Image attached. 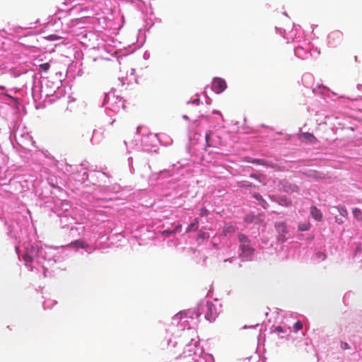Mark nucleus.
Returning <instances> with one entry per match:
<instances>
[{
	"label": "nucleus",
	"instance_id": "obj_16",
	"mask_svg": "<svg viewBox=\"0 0 362 362\" xmlns=\"http://www.w3.org/2000/svg\"><path fill=\"white\" fill-rule=\"evenodd\" d=\"M303 328V323L300 322V321H297L294 325H293V329H294V332H298L299 330L302 329Z\"/></svg>",
	"mask_w": 362,
	"mask_h": 362
},
{
	"label": "nucleus",
	"instance_id": "obj_33",
	"mask_svg": "<svg viewBox=\"0 0 362 362\" xmlns=\"http://www.w3.org/2000/svg\"><path fill=\"white\" fill-rule=\"evenodd\" d=\"M344 211H342V214H344V212H346V209H344Z\"/></svg>",
	"mask_w": 362,
	"mask_h": 362
},
{
	"label": "nucleus",
	"instance_id": "obj_26",
	"mask_svg": "<svg viewBox=\"0 0 362 362\" xmlns=\"http://www.w3.org/2000/svg\"><path fill=\"white\" fill-rule=\"evenodd\" d=\"M341 348L344 350H346V349H350V346L348 343L341 341Z\"/></svg>",
	"mask_w": 362,
	"mask_h": 362
},
{
	"label": "nucleus",
	"instance_id": "obj_18",
	"mask_svg": "<svg viewBox=\"0 0 362 362\" xmlns=\"http://www.w3.org/2000/svg\"><path fill=\"white\" fill-rule=\"evenodd\" d=\"M240 187H249L252 186V184L247 181H240L238 183Z\"/></svg>",
	"mask_w": 362,
	"mask_h": 362
},
{
	"label": "nucleus",
	"instance_id": "obj_30",
	"mask_svg": "<svg viewBox=\"0 0 362 362\" xmlns=\"http://www.w3.org/2000/svg\"><path fill=\"white\" fill-rule=\"evenodd\" d=\"M260 204H261V205L263 206V208H264V209H266V208H267V205H268V204H267L266 202H265V203H264V202H260Z\"/></svg>",
	"mask_w": 362,
	"mask_h": 362
},
{
	"label": "nucleus",
	"instance_id": "obj_3",
	"mask_svg": "<svg viewBox=\"0 0 362 362\" xmlns=\"http://www.w3.org/2000/svg\"><path fill=\"white\" fill-rule=\"evenodd\" d=\"M238 237L242 255L246 257H251L255 252V249L250 246V240L249 238L242 233H239Z\"/></svg>",
	"mask_w": 362,
	"mask_h": 362
},
{
	"label": "nucleus",
	"instance_id": "obj_11",
	"mask_svg": "<svg viewBox=\"0 0 362 362\" xmlns=\"http://www.w3.org/2000/svg\"><path fill=\"white\" fill-rule=\"evenodd\" d=\"M236 230V227L232 224H230V223H228V224H226L224 228H223V233H224L225 235H228V234H233L235 232Z\"/></svg>",
	"mask_w": 362,
	"mask_h": 362
},
{
	"label": "nucleus",
	"instance_id": "obj_4",
	"mask_svg": "<svg viewBox=\"0 0 362 362\" xmlns=\"http://www.w3.org/2000/svg\"><path fill=\"white\" fill-rule=\"evenodd\" d=\"M227 88L226 82L221 78H214L212 81L211 88L216 93H221Z\"/></svg>",
	"mask_w": 362,
	"mask_h": 362
},
{
	"label": "nucleus",
	"instance_id": "obj_20",
	"mask_svg": "<svg viewBox=\"0 0 362 362\" xmlns=\"http://www.w3.org/2000/svg\"><path fill=\"white\" fill-rule=\"evenodd\" d=\"M309 228H310V226L309 224H307V223H301L298 226V229L300 230V231H306V230H309Z\"/></svg>",
	"mask_w": 362,
	"mask_h": 362
},
{
	"label": "nucleus",
	"instance_id": "obj_6",
	"mask_svg": "<svg viewBox=\"0 0 362 362\" xmlns=\"http://www.w3.org/2000/svg\"><path fill=\"white\" fill-rule=\"evenodd\" d=\"M245 221L247 223H259L262 224L263 226H265L264 223V217L263 214H258L257 216H255L254 214H248L245 216Z\"/></svg>",
	"mask_w": 362,
	"mask_h": 362
},
{
	"label": "nucleus",
	"instance_id": "obj_27",
	"mask_svg": "<svg viewBox=\"0 0 362 362\" xmlns=\"http://www.w3.org/2000/svg\"><path fill=\"white\" fill-rule=\"evenodd\" d=\"M207 214H208V211H207V209H205V208H202V209H200V216H206V215H207Z\"/></svg>",
	"mask_w": 362,
	"mask_h": 362
},
{
	"label": "nucleus",
	"instance_id": "obj_7",
	"mask_svg": "<svg viewBox=\"0 0 362 362\" xmlns=\"http://www.w3.org/2000/svg\"><path fill=\"white\" fill-rule=\"evenodd\" d=\"M284 190L288 193L297 192L299 190L298 185L293 183L288 182V181L284 180L281 182Z\"/></svg>",
	"mask_w": 362,
	"mask_h": 362
},
{
	"label": "nucleus",
	"instance_id": "obj_31",
	"mask_svg": "<svg viewBox=\"0 0 362 362\" xmlns=\"http://www.w3.org/2000/svg\"><path fill=\"white\" fill-rule=\"evenodd\" d=\"M336 221H337V223H342V222H343L342 221L337 220V219H336Z\"/></svg>",
	"mask_w": 362,
	"mask_h": 362
},
{
	"label": "nucleus",
	"instance_id": "obj_8",
	"mask_svg": "<svg viewBox=\"0 0 362 362\" xmlns=\"http://www.w3.org/2000/svg\"><path fill=\"white\" fill-rule=\"evenodd\" d=\"M298 137L300 141L304 142H309L310 144H315L317 141L316 137L313 134L308 132L302 133L299 134Z\"/></svg>",
	"mask_w": 362,
	"mask_h": 362
},
{
	"label": "nucleus",
	"instance_id": "obj_23",
	"mask_svg": "<svg viewBox=\"0 0 362 362\" xmlns=\"http://www.w3.org/2000/svg\"><path fill=\"white\" fill-rule=\"evenodd\" d=\"M162 234L165 236V237H169L170 235H173V234H175L174 233V231L172 230H163L162 232Z\"/></svg>",
	"mask_w": 362,
	"mask_h": 362
},
{
	"label": "nucleus",
	"instance_id": "obj_17",
	"mask_svg": "<svg viewBox=\"0 0 362 362\" xmlns=\"http://www.w3.org/2000/svg\"><path fill=\"white\" fill-rule=\"evenodd\" d=\"M79 235L78 229L76 227H71L70 229V236L75 237L76 235Z\"/></svg>",
	"mask_w": 362,
	"mask_h": 362
},
{
	"label": "nucleus",
	"instance_id": "obj_28",
	"mask_svg": "<svg viewBox=\"0 0 362 362\" xmlns=\"http://www.w3.org/2000/svg\"><path fill=\"white\" fill-rule=\"evenodd\" d=\"M182 229V225L181 224H178L175 228V229H173V230L174 231V233H175L176 232H178V231H180Z\"/></svg>",
	"mask_w": 362,
	"mask_h": 362
},
{
	"label": "nucleus",
	"instance_id": "obj_5",
	"mask_svg": "<svg viewBox=\"0 0 362 362\" xmlns=\"http://www.w3.org/2000/svg\"><path fill=\"white\" fill-rule=\"evenodd\" d=\"M275 228L278 233V241L284 243L286 240V235L288 233L286 225L284 222H277L275 223Z\"/></svg>",
	"mask_w": 362,
	"mask_h": 362
},
{
	"label": "nucleus",
	"instance_id": "obj_13",
	"mask_svg": "<svg viewBox=\"0 0 362 362\" xmlns=\"http://www.w3.org/2000/svg\"><path fill=\"white\" fill-rule=\"evenodd\" d=\"M353 215L356 219L362 221V211L358 208H354L352 210Z\"/></svg>",
	"mask_w": 362,
	"mask_h": 362
},
{
	"label": "nucleus",
	"instance_id": "obj_22",
	"mask_svg": "<svg viewBox=\"0 0 362 362\" xmlns=\"http://www.w3.org/2000/svg\"><path fill=\"white\" fill-rule=\"evenodd\" d=\"M316 256L321 260H325L327 258V255L324 252L320 251L316 253Z\"/></svg>",
	"mask_w": 362,
	"mask_h": 362
},
{
	"label": "nucleus",
	"instance_id": "obj_14",
	"mask_svg": "<svg viewBox=\"0 0 362 362\" xmlns=\"http://www.w3.org/2000/svg\"><path fill=\"white\" fill-rule=\"evenodd\" d=\"M251 163L257 164V165H267L272 168H274V165L272 164H269L264 159H253Z\"/></svg>",
	"mask_w": 362,
	"mask_h": 362
},
{
	"label": "nucleus",
	"instance_id": "obj_10",
	"mask_svg": "<svg viewBox=\"0 0 362 362\" xmlns=\"http://www.w3.org/2000/svg\"><path fill=\"white\" fill-rule=\"evenodd\" d=\"M35 250L31 248L30 251L27 250L25 254L23 255V259L26 262H31L33 260V253H35Z\"/></svg>",
	"mask_w": 362,
	"mask_h": 362
},
{
	"label": "nucleus",
	"instance_id": "obj_19",
	"mask_svg": "<svg viewBox=\"0 0 362 362\" xmlns=\"http://www.w3.org/2000/svg\"><path fill=\"white\" fill-rule=\"evenodd\" d=\"M93 132L88 131L86 132V139H83V141H90L93 138Z\"/></svg>",
	"mask_w": 362,
	"mask_h": 362
},
{
	"label": "nucleus",
	"instance_id": "obj_1",
	"mask_svg": "<svg viewBox=\"0 0 362 362\" xmlns=\"http://www.w3.org/2000/svg\"><path fill=\"white\" fill-rule=\"evenodd\" d=\"M202 312H204L205 319L209 322H214L218 316L216 307L211 301L198 305L197 316H200Z\"/></svg>",
	"mask_w": 362,
	"mask_h": 362
},
{
	"label": "nucleus",
	"instance_id": "obj_34",
	"mask_svg": "<svg viewBox=\"0 0 362 362\" xmlns=\"http://www.w3.org/2000/svg\"><path fill=\"white\" fill-rule=\"evenodd\" d=\"M344 211H342V214H344V212H346V209H344Z\"/></svg>",
	"mask_w": 362,
	"mask_h": 362
},
{
	"label": "nucleus",
	"instance_id": "obj_15",
	"mask_svg": "<svg viewBox=\"0 0 362 362\" xmlns=\"http://www.w3.org/2000/svg\"><path fill=\"white\" fill-rule=\"evenodd\" d=\"M209 238V234L206 232H204L200 230L199 232L197 240L199 239H208Z\"/></svg>",
	"mask_w": 362,
	"mask_h": 362
},
{
	"label": "nucleus",
	"instance_id": "obj_25",
	"mask_svg": "<svg viewBox=\"0 0 362 362\" xmlns=\"http://www.w3.org/2000/svg\"><path fill=\"white\" fill-rule=\"evenodd\" d=\"M253 197L258 201H260V202H262L264 203H265V200L262 198V197L258 194V193H255L254 194Z\"/></svg>",
	"mask_w": 362,
	"mask_h": 362
},
{
	"label": "nucleus",
	"instance_id": "obj_29",
	"mask_svg": "<svg viewBox=\"0 0 362 362\" xmlns=\"http://www.w3.org/2000/svg\"><path fill=\"white\" fill-rule=\"evenodd\" d=\"M275 329L279 332H284V329L281 326H278L275 328Z\"/></svg>",
	"mask_w": 362,
	"mask_h": 362
},
{
	"label": "nucleus",
	"instance_id": "obj_32",
	"mask_svg": "<svg viewBox=\"0 0 362 362\" xmlns=\"http://www.w3.org/2000/svg\"><path fill=\"white\" fill-rule=\"evenodd\" d=\"M251 177H256V175H251Z\"/></svg>",
	"mask_w": 362,
	"mask_h": 362
},
{
	"label": "nucleus",
	"instance_id": "obj_2",
	"mask_svg": "<svg viewBox=\"0 0 362 362\" xmlns=\"http://www.w3.org/2000/svg\"><path fill=\"white\" fill-rule=\"evenodd\" d=\"M205 139L208 146L217 148L226 144L221 134L216 132L209 131L206 134Z\"/></svg>",
	"mask_w": 362,
	"mask_h": 362
},
{
	"label": "nucleus",
	"instance_id": "obj_21",
	"mask_svg": "<svg viewBox=\"0 0 362 362\" xmlns=\"http://www.w3.org/2000/svg\"><path fill=\"white\" fill-rule=\"evenodd\" d=\"M40 69L47 72L49 69V63H45L40 65Z\"/></svg>",
	"mask_w": 362,
	"mask_h": 362
},
{
	"label": "nucleus",
	"instance_id": "obj_12",
	"mask_svg": "<svg viewBox=\"0 0 362 362\" xmlns=\"http://www.w3.org/2000/svg\"><path fill=\"white\" fill-rule=\"evenodd\" d=\"M199 227V220L198 218H195L194 221L187 228L186 233L190 232V231H196L198 229Z\"/></svg>",
	"mask_w": 362,
	"mask_h": 362
},
{
	"label": "nucleus",
	"instance_id": "obj_9",
	"mask_svg": "<svg viewBox=\"0 0 362 362\" xmlns=\"http://www.w3.org/2000/svg\"><path fill=\"white\" fill-rule=\"evenodd\" d=\"M310 214L317 221H320L322 219V214L321 211L316 207L312 206L310 208Z\"/></svg>",
	"mask_w": 362,
	"mask_h": 362
},
{
	"label": "nucleus",
	"instance_id": "obj_24",
	"mask_svg": "<svg viewBox=\"0 0 362 362\" xmlns=\"http://www.w3.org/2000/svg\"><path fill=\"white\" fill-rule=\"evenodd\" d=\"M71 245H74L77 246V247H83V243L82 241H80V240H76L74 242H72L71 243Z\"/></svg>",
	"mask_w": 362,
	"mask_h": 362
}]
</instances>
